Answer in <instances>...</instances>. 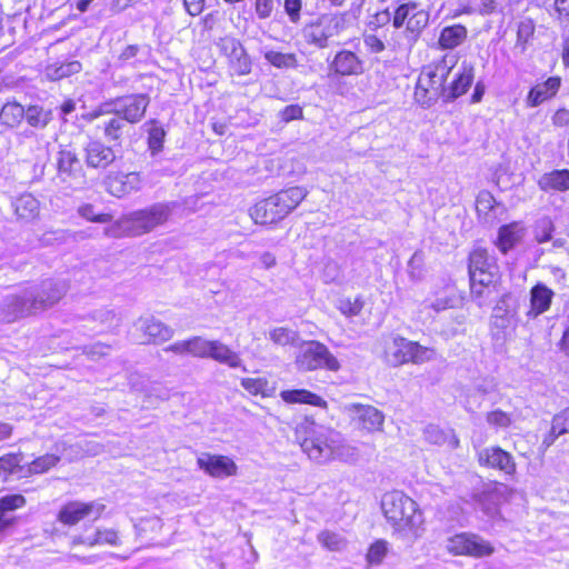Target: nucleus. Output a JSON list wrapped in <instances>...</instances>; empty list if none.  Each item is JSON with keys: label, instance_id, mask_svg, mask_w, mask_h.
Wrapping results in <instances>:
<instances>
[{"label": "nucleus", "instance_id": "f257e3e1", "mask_svg": "<svg viewBox=\"0 0 569 569\" xmlns=\"http://www.w3.org/2000/svg\"><path fill=\"white\" fill-rule=\"evenodd\" d=\"M308 193L303 186L284 187L256 200L249 207L248 214L253 224L276 229L306 200Z\"/></svg>", "mask_w": 569, "mask_h": 569}, {"label": "nucleus", "instance_id": "f03ea898", "mask_svg": "<svg viewBox=\"0 0 569 569\" xmlns=\"http://www.w3.org/2000/svg\"><path fill=\"white\" fill-rule=\"evenodd\" d=\"M382 513L395 533L418 539L425 531V517L416 500L403 491L393 490L385 495Z\"/></svg>", "mask_w": 569, "mask_h": 569}, {"label": "nucleus", "instance_id": "7ed1b4c3", "mask_svg": "<svg viewBox=\"0 0 569 569\" xmlns=\"http://www.w3.org/2000/svg\"><path fill=\"white\" fill-rule=\"evenodd\" d=\"M170 216L169 203L156 202L122 214L104 230V233L111 238L141 237L167 223Z\"/></svg>", "mask_w": 569, "mask_h": 569}, {"label": "nucleus", "instance_id": "20e7f679", "mask_svg": "<svg viewBox=\"0 0 569 569\" xmlns=\"http://www.w3.org/2000/svg\"><path fill=\"white\" fill-rule=\"evenodd\" d=\"M470 295L481 299L501 284L502 273L497 258L487 247L475 246L467 257Z\"/></svg>", "mask_w": 569, "mask_h": 569}, {"label": "nucleus", "instance_id": "39448f33", "mask_svg": "<svg viewBox=\"0 0 569 569\" xmlns=\"http://www.w3.org/2000/svg\"><path fill=\"white\" fill-rule=\"evenodd\" d=\"M451 68L445 60L433 61L423 66L417 79L413 97L422 107H430L439 99L445 101L447 80Z\"/></svg>", "mask_w": 569, "mask_h": 569}, {"label": "nucleus", "instance_id": "423d86ee", "mask_svg": "<svg viewBox=\"0 0 569 569\" xmlns=\"http://www.w3.org/2000/svg\"><path fill=\"white\" fill-rule=\"evenodd\" d=\"M392 27L402 30L413 43L421 37L429 23V12L417 1L398 2L392 10Z\"/></svg>", "mask_w": 569, "mask_h": 569}, {"label": "nucleus", "instance_id": "0eeeda50", "mask_svg": "<svg viewBox=\"0 0 569 569\" xmlns=\"http://www.w3.org/2000/svg\"><path fill=\"white\" fill-rule=\"evenodd\" d=\"M385 358L393 366L422 365L435 358L433 348L421 345L418 341L409 340L402 336H395L391 343L385 349Z\"/></svg>", "mask_w": 569, "mask_h": 569}, {"label": "nucleus", "instance_id": "6e6552de", "mask_svg": "<svg viewBox=\"0 0 569 569\" xmlns=\"http://www.w3.org/2000/svg\"><path fill=\"white\" fill-rule=\"evenodd\" d=\"M106 510V505L100 500H68L59 508L56 519L62 527L73 528L86 520L103 518Z\"/></svg>", "mask_w": 569, "mask_h": 569}, {"label": "nucleus", "instance_id": "1a4fd4ad", "mask_svg": "<svg viewBox=\"0 0 569 569\" xmlns=\"http://www.w3.org/2000/svg\"><path fill=\"white\" fill-rule=\"evenodd\" d=\"M296 365L301 371H316L326 369L338 371L339 360L330 352L328 347L320 341L310 340L296 358Z\"/></svg>", "mask_w": 569, "mask_h": 569}, {"label": "nucleus", "instance_id": "9d476101", "mask_svg": "<svg viewBox=\"0 0 569 569\" xmlns=\"http://www.w3.org/2000/svg\"><path fill=\"white\" fill-rule=\"evenodd\" d=\"M447 551L455 557L485 558L495 552V547L479 535L463 531L448 538Z\"/></svg>", "mask_w": 569, "mask_h": 569}, {"label": "nucleus", "instance_id": "9b49d317", "mask_svg": "<svg viewBox=\"0 0 569 569\" xmlns=\"http://www.w3.org/2000/svg\"><path fill=\"white\" fill-rule=\"evenodd\" d=\"M219 49L227 60L231 77H243L251 73L252 61L242 43L233 37H223L219 40Z\"/></svg>", "mask_w": 569, "mask_h": 569}, {"label": "nucleus", "instance_id": "f8f14e48", "mask_svg": "<svg viewBox=\"0 0 569 569\" xmlns=\"http://www.w3.org/2000/svg\"><path fill=\"white\" fill-rule=\"evenodd\" d=\"M476 459L479 467L483 469L495 470L510 478L517 473V462L513 456L498 445L477 451Z\"/></svg>", "mask_w": 569, "mask_h": 569}, {"label": "nucleus", "instance_id": "ddd939ff", "mask_svg": "<svg viewBox=\"0 0 569 569\" xmlns=\"http://www.w3.org/2000/svg\"><path fill=\"white\" fill-rule=\"evenodd\" d=\"M60 299L61 295L58 291L43 292L33 297L29 302L23 297L13 296L8 305L9 313L12 315L10 321L43 311L56 305Z\"/></svg>", "mask_w": 569, "mask_h": 569}, {"label": "nucleus", "instance_id": "4468645a", "mask_svg": "<svg viewBox=\"0 0 569 569\" xmlns=\"http://www.w3.org/2000/svg\"><path fill=\"white\" fill-rule=\"evenodd\" d=\"M57 176L62 182H83L86 172L74 149L61 146L57 156Z\"/></svg>", "mask_w": 569, "mask_h": 569}, {"label": "nucleus", "instance_id": "2eb2a0df", "mask_svg": "<svg viewBox=\"0 0 569 569\" xmlns=\"http://www.w3.org/2000/svg\"><path fill=\"white\" fill-rule=\"evenodd\" d=\"M142 176L137 171H110L103 180L106 191L116 198H123L132 192L139 191L142 187Z\"/></svg>", "mask_w": 569, "mask_h": 569}, {"label": "nucleus", "instance_id": "dca6fc26", "mask_svg": "<svg viewBox=\"0 0 569 569\" xmlns=\"http://www.w3.org/2000/svg\"><path fill=\"white\" fill-rule=\"evenodd\" d=\"M340 32V19L336 16L323 14L307 26L306 37L310 44L326 48L330 38Z\"/></svg>", "mask_w": 569, "mask_h": 569}, {"label": "nucleus", "instance_id": "f3484780", "mask_svg": "<svg viewBox=\"0 0 569 569\" xmlns=\"http://www.w3.org/2000/svg\"><path fill=\"white\" fill-rule=\"evenodd\" d=\"M349 411L353 413L351 422L360 431L370 433L382 430L385 416L373 406L353 403L349 407Z\"/></svg>", "mask_w": 569, "mask_h": 569}, {"label": "nucleus", "instance_id": "a211bd4d", "mask_svg": "<svg viewBox=\"0 0 569 569\" xmlns=\"http://www.w3.org/2000/svg\"><path fill=\"white\" fill-rule=\"evenodd\" d=\"M197 465L212 478H228L238 473L233 459L222 455L204 453L197 459Z\"/></svg>", "mask_w": 569, "mask_h": 569}, {"label": "nucleus", "instance_id": "6ab92c4d", "mask_svg": "<svg viewBox=\"0 0 569 569\" xmlns=\"http://www.w3.org/2000/svg\"><path fill=\"white\" fill-rule=\"evenodd\" d=\"M475 80V68L470 63L463 62L453 73L445 91V103L453 102L466 94Z\"/></svg>", "mask_w": 569, "mask_h": 569}, {"label": "nucleus", "instance_id": "aec40b11", "mask_svg": "<svg viewBox=\"0 0 569 569\" xmlns=\"http://www.w3.org/2000/svg\"><path fill=\"white\" fill-rule=\"evenodd\" d=\"M523 234L525 227L522 222L513 220L498 228L493 244L501 254H507L522 241Z\"/></svg>", "mask_w": 569, "mask_h": 569}, {"label": "nucleus", "instance_id": "412c9836", "mask_svg": "<svg viewBox=\"0 0 569 569\" xmlns=\"http://www.w3.org/2000/svg\"><path fill=\"white\" fill-rule=\"evenodd\" d=\"M562 84L560 76H551L541 82L533 84L526 97L527 107L535 108L553 99Z\"/></svg>", "mask_w": 569, "mask_h": 569}, {"label": "nucleus", "instance_id": "4be33fe9", "mask_svg": "<svg viewBox=\"0 0 569 569\" xmlns=\"http://www.w3.org/2000/svg\"><path fill=\"white\" fill-rule=\"evenodd\" d=\"M328 68L335 76H358L363 71V62L353 51L343 49L335 54Z\"/></svg>", "mask_w": 569, "mask_h": 569}, {"label": "nucleus", "instance_id": "5701e85b", "mask_svg": "<svg viewBox=\"0 0 569 569\" xmlns=\"http://www.w3.org/2000/svg\"><path fill=\"white\" fill-rule=\"evenodd\" d=\"M70 545L72 547L84 546L88 548L98 546L118 547L121 545V536L114 528L99 527L90 536H74Z\"/></svg>", "mask_w": 569, "mask_h": 569}, {"label": "nucleus", "instance_id": "b1692460", "mask_svg": "<svg viewBox=\"0 0 569 569\" xmlns=\"http://www.w3.org/2000/svg\"><path fill=\"white\" fill-rule=\"evenodd\" d=\"M83 151L86 164L92 169H106L116 159L113 149L101 140L89 141Z\"/></svg>", "mask_w": 569, "mask_h": 569}, {"label": "nucleus", "instance_id": "393cba45", "mask_svg": "<svg viewBox=\"0 0 569 569\" xmlns=\"http://www.w3.org/2000/svg\"><path fill=\"white\" fill-rule=\"evenodd\" d=\"M555 292L542 282L535 283L529 292V308L526 312L528 319H536L547 312L552 305Z\"/></svg>", "mask_w": 569, "mask_h": 569}, {"label": "nucleus", "instance_id": "a878e982", "mask_svg": "<svg viewBox=\"0 0 569 569\" xmlns=\"http://www.w3.org/2000/svg\"><path fill=\"white\" fill-rule=\"evenodd\" d=\"M118 100L123 101V103L117 113L130 123L139 122L144 117L150 103V98L147 93L130 94Z\"/></svg>", "mask_w": 569, "mask_h": 569}, {"label": "nucleus", "instance_id": "bb28decb", "mask_svg": "<svg viewBox=\"0 0 569 569\" xmlns=\"http://www.w3.org/2000/svg\"><path fill=\"white\" fill-rule=\"evenodd\" d=\"M27 506V498L22 493H8L0 497V532L6 531L17 523V518L11 512Z\"/></svg>", "mask_w": 569, "mask_h": 569}, {"label": "nucleus", "instance_id": "cd10ccee", "mask_svg": "<svg viewBox=\"0 0 569 569\" xmlns=\"http://www.w3.org/2000/svg\"><path fill=\"white\" fill-rule=\"evenodd\" d=\"M140 332L143 345L162 343L172 336V330L169 327L154 319L144 320L140 326Z\"/></svg>", "mask_w": 569, "mask_h": 569}, {"label": "nucleus", "instance_id": "c85d7f7f", "mask_svg": "<svg viewBox=\"0 0 569 569\" xmlns=\"http://www.w3.org/2000/svg\"><path fill=\"white\" fill-rule=\"evenodd\" d=\"M280 398L288 405H309L322 409L328 408V402L319 395L308 389H287L280 391Z\"/></svg>", "mask_w": 569, "mask_h": 569}, {"label": "nucleus", "instance_id": "c756f323", "mask_svg": "<svg viewBox=\"0 0 569 569\" xmlns=\"http://www.w3.org/2000/svg\"><path fill=\"white\" fill-rule=\"evenodd\" d=\"M467 38V27L462 23H455L441 29L438 37V46L441 50H453L461 46Z\"/></svg>", "mask_w": 569, "mask_h": 569}, {"label": "nucleus", "instance_id": "7c9ffc66", "mask_svg": "<svg viewBox=\"0 0 569 569\" xmlns=\"http://www.w3.org/2000/svg\"><path fill=\"white\" fill-rule=\"evenodd\" d=\"M542 191L566 192L569 191V169H553L541 176L538 181Z\"/></svg>", "mask_w": 569, "mask_h": 569}, {"label": "nucleus", "instance_id": "2f4dec72", "mask_svg": "<svg viewBox=\"0 0 569 569\" xmlns=\"http://www.w3.org/2000/svg\"><path fill=\"white\" fill-rule=\"evenodd\" d=\"M208 358L230 368H238L241 366V358L239 353L219 340H210Z\"/></svg>", "mask_w": 569, "mask_h": 569}, {"label": "nucleus", "instance_id": "473e14b6", "mask_svg": "<svg viewBox=\"0 0 569 569\" xmlns=\"http://www.w3.org/2000/svg\"><path fill=\"white\" fill-rule=\"evenodd\" d=\"M14 212L21 219H34L39 214V202L31 193H23L14 201Z\"/></svg>", "mask_w": 569, "mask_h": 569}, {"label": "nucleus", "instance_id": "72a5a7b5", "mask_svg": "<svg viewBox=\"0 0 569 569\" xmlns=\"http://www.w3.org/2000/svg\"><path fill=\"white\" fill-rule=\"evenodd\" d=\"M60 461V457L54 453H44L34 458L30 463L24 468L26 476H34L46 473L52 468H54Z\"/></svg>", "mask_w": 569, "mask_h": 569}, {"label": "nucleus", "instance_id": "f704fd0d", "mask_svg": "<svg viewBox=\"0 0 569 569\" xmlns=\"http://www.w3.org/2000/svg\"><path fill=\"white\" fill-rule=\"evenodd\" d=\"M536 24L532 18H523L517 23L516 28V48L525 51L529 42L533 39Z\"/></svg>", "mask_w": 569, "mask_h": 569}, {"label": "nucleus", "instance_id": "c9c22d12", "mask_svg": "<svg viewBox=\"0 0 569 569\" xmlns=\"http://www.w3.org/2000/svg\"><path fill=\"white\" fill-rule=\"evenodd\" d=\"M498 202L493 193L489 190H480L476 196L475 211L479 220H487L490 212H492Z\"/></svg>", "mask_w": 569, "mask_h": 569}, {"label": "nucleus", "instance_id": "e433bc0d", "mask_svg": "<svg viewBox=\"0 0 569 569\" xmlns=\"http://www.w3.org/2000/svg\"><path fill=\"white\" fill-rule=\"evenodd\" d=\"M240 385L252 397L268 398L271 396L269 381L264 377H246L240 380Z\"/></svg>", "mask_w": 569, "mask_h": 569}, {"label": "nucleus", "instance_id": "4c0bfd02", "mask_svg": "<svg viewBox=\"0 0 569 569\" xmlns=\"http://www.w3.org/2000/svg\"><path fill=\"white\" fill-rule=\"evenodd\" d=\"M21 452H8L0 456V478L7 479L9 476L24 470L21 465Z\"/></svg>", "mask_w": 569, "mask_h": 569}, {"label": "nucleus", "instance_id": "58836bf2", "mask_svg": "<svg viewBox=\"0 0 569 569\" xmlns=\"http://www.w3.org/2000/svg\"><path fill=\"white\" fill-rule=\"evenodd\" d=\"M389 553V543L385 539H377L369 545L366 552V562L368 567L380 566Z\"/></svg>", "mask_w": 569, "mask_h": 569}, {"label": "nucleus", "instance_id": "ea45409f", "mask_svg": "<svg viewBox=\"0 0 569 569\" xmlns=\"http://www.w3.org/2000/svg\"><path fill=\"white\" fill-rule=\"evenodd\" d=\"M264 59L278 69L297 68L298 59L293 52H280L270 50L264 53Z\"/></svg>", "mask_w": 569, "mask_h": 569}, {"label": "nucleus", "instance_id": "a19ab883", "mask_svg": "<svg viewBox=\"0 0 569 569\" xmlns=\"http://www.w3.org/2000/svg\"><path fill=\"white\" fill-rule=\"evenodd\" d=\"M24 109L18 102L6 103L0 112L1 121L9 127L18 124L23 116Z\"/></svg>", "mask_w": 569, "mask_h": 569}, {"label": "nucleus", "instance_id": "79ce46f5", "mask_svg": "<svg viewBox=\"0 0 569 569\" xmlns=\"http://www.w3.org/2000/svg\"><path fill=\"white\" fill-rule=\"evenodd\" d=\"M148 146L152 152H159L163 147L164 129L156 120L148 121Z\"/></svg>", "mask_w": 569, "mask_h": 569}, {"label": "nucleus", "instance_id": "37998d69", "mask_svg": "<svg viewBox=\"0 0 569 569\" xmlns=\"http://www.w3.org/2000/svg\"><path fill=\"white\" fill-rule=\"evenodd\" d=\"M78 213L81 218L93 223H109L112 221L113 216L108 212H97L92 203H83L78 208Z\"/></svg>", "mask_w": 569, "mask_h": 569}, {"label": "nucleus", "instance_id": "c03bdc74", "mask_svg": "<svg viewBox=\"0 0 569 569\" xmlns=\"http://www.w3.org/2000/svg\"><path fill=\"white\" fill-rule=\"evenodd\" d=\"M298 439L300 441L301 448L309 456L318 457L328 447L326 440L316 435H311V436L298 438Z\"/></svg>", "mask_w": 569, "mask_h": 569}, {"label": "nucleus", "instance_id": "a18cd8bd", "mask_svg": "<svg viewBox=\"0 0 569 569\" xmlns=\"http://www.w3.org/2000/svg\"><path fill=\"white\" fill-rule=\"evenodd\" d=\"M365 307L362 297H347L341 299L338 305V310L346 317L359 316Z\"/></svg>", "mask_w": 569, "mask_h": 569}, {"label": "nucleus", "instance_id": "49530a36", "mask_svg": "<svg viewBox=\"0 0 569 569\" xmlns=\"http://www.w3.org/2000/svg\"><path fill=\"white\" fill-rule=\"evenodd\" d=\"M50 111H44L39 106H29L27 109V122L34 128H43L50 121Z\"/></svg>", "mask_w": 569, "mask_h": 569}, {"label": "nucleus", "instance_id": "de8ad7c7", "mask_svg": "<svg viewBox=\"0 0 569 569\" xmlns=\"http://www.w3.org/2000/svg\"><path fill=\"white\" fill-rule=\"evenodd\" d=\"M270 340L280 347L293 346L296 333L287 327H277L269 332Z\"/></svg>", "mask_w": 569, "mask_h": 569}, {"label": "nucleus", "instance_id": "09e8293b", "mask_svg": "<svg viewBox=\"0 0 569 569\" xmlns=\"http://www.w3.org/2000/svg\"><path fill=\"white\" fill-rule=\"evenodd\" d=\"M486 420L495 429H506L512 425L511 415L501 409L487 412Z\"/></svg>", "mask_w": 569, "mask_h": 569}, {"label": "nucleus", "instance_id": "8fccbe9b", "mask_svg": "<svg viewBox=\"0 0 569 569\" xmlns=\"http://www.w3.org/2000/svg\"><path fill=\"white\" fill-rule=\"evenodd\" d=\"M124 119L121 116L109 119L103 127L104 136L111 141H118L122 138L123 129L126 127Z\"/></svg>", "mask_w": 569, "mask_h": 569}, {"label": "nucleus", "instance_id": "3c124183", "mask_svg": "<svg viewBox=\"0 0 569 569\" xmlns=\"http://www.w3.org/2000/svg\"><path fill=\"white\" fill-rule=\"evenodd\" d=\"M320 545L329 551H339L342 547L343 539L336 532L323 530L318 535Z\"/></svg>", "mask_w": 569, "mask_h": 569}, {"label": "nucleus", "instance_id": "603ef678", "mask_svg": "<svg viewBox=\"0 0 569 569\" xmlns=\"http://www.w3.org/2000/svg\"><path fill=\"white\" fill-rule=\"evenodd\" d=\"M392 11L389 8H385L371 16L368 26L371 30L377 31L389 23L392 24Z\"/></svg>", "mask_w": 569, "mask_h": 569}, {"label": "nucleus", "instance_id": "864d4df0", "mask_svg": "<svg viewBox=\"0 0 569 569\" xmlns=\"http://www.w3.org/2000/svg\"><path fill=\"white\" fill-rule=\"evenodd\" d=\"M209 343L210 340H204L199 336L188 339L189 355L197 358H208Z\"/></svg>", "mask_w": 569, "mask_h": 569}, {"label": "nucleus", "instance_id": "5fc2aeb1", "mask_svg": "<svg viewBox=\"0 0 569 569\" xmlns=\"http://www.w3.org/2000/svg\"><path fill=\"white\" fill-rule=\"evenodd\" d=\"M281 122L288 123L303 119V108L300 104H288L279 111Z\"/></svg>", "mask_w": 569, "mask_h": 569}, {"label": "nucleus", "instance_id": "6e6d98bb", "mask_svg": "<svg viewBox=\"0 0 569 569\" xmlns=\"http://www.w3.org/2000/svg\"><path fill=\"white\" fill-rule=\"evenodd\" d=\"M252 4L257 17L261 20L270 18L274 10V0H252Z\"/></svg>", "mask_w": 569, "mask_h": 569}, {"label": "nucleus", "instance_id": "4d7b16f0", "mask_svg": "<svg viewBox=\"0 0 569 569\" xmlns=\"http://www.w3.org/2000/svg\"><path fill=\"white\" fill-rule=\"evenodd\" d=\"M551 124L556 129H566L569 127V109L566 107L557 108L551 114Z\"/></svg>", "mask_w": 569, "mask_h": 569}, {"label": "nucleus", "instance_id": "13d9d810", "mask_svg": "<svg viewBox=\"0 0 569 569\" xmlns=\"http://www.w3.org/2000/svg\"><path fill=\"white\" fill-rule=\"evenodd\" d=\"M283 7L291 22L296 23L300 20V11L302 8L301 0H284Z\"/></svg>", "mask_w": 569, "mask_h": 569}, {"label": "nucleus", "instance_id": "bf43d9fd", "mask_svg": "<svg viewBox=\"0 0 569 569\" xmlns=\"http://www.w3.org/2000/svg\"><path fill=\"white\" fill-rule=\"evenodd\" d=\"M363 42L366 48L372 53H380L386 48L383 41L376 34H366Z\"/></svg>", "mask_w": 569, "mask_h": 569}, {"label": "nucleus", "instance_id": "052dcab7", "mask_svg": "<svg viewBox=\"0 0 569 569\" xmlns=\"http://www.w3.org/2000/svg\"><path fill=\"white\" fill-rule=\"evenodd\" d=\"M552 421L557 425V428L560 432L568 433L569 432V408L557 413Z\"/></svg>", "mask_w": 569, "mask_h": 569}, {"label": "nucleus", "instance_id": "680f3d73", "mask_svg": "<svg viewBox=\"0 0 569 569\" xmlns=\"http://www.w3.org/2000/svg\"><path fill=\"white\" fill-rule=\"evenodd\" d=\"M553 9L559 21H569V0H555Z\"/></svg>", "mask_w": 569, "mask_h": 569}, {"label": "nucleus", "instance_id": "e2e57ef3", "mask_svg": "<svg viewBox=\"0 0 569 569\" xmlns=\"http://www.w3.org/2000/svg\"><path fill=\"white\" fill-rule=\"evenodd\" d=\"M553 226L548 222L540 230L536 231L535 239L538 243H546L552 239Z\"/></svg>", "mask_w": 569, "mask_h": 569}, {"label": "nucleus", "instance_id": "0e129e2a", "mask_svg": "<svg viewBox=\"0 0 569 569\" xmlns=\"http://www.w3.org/2000/svg\"><path fill=\"white\" fill-rule=\"evenodd\" d=\"M561 435H563V433L559 431V429L557 428V425L552 421L549 432L543 437L542 446L545 448H549L551 445H553L556 439Z\"/></svg>", "mask_w": 569, "mask_h": 569}, {"label": "nucleus", "instance_id": "69168bd1", "mask_svg": "<svg viewBox=\"0 0 569 569\" xmlns=\"http://www.w3.org/2000/svg\"><path fill=\"white\" fill-rule=\"evenodd\" d=\"M558 347L560 351L569 359V325L562 331Z\"/></svg>", "mask_w": 569, "mask_h": 569}, {"label": "nucleus", "instance_id": "338daca9", "mask_svg": "<svg viewBox=\"0 0 569 569\" xmlns=\"http://www.w3.org/2000/svg\"><path fill=\"white\" fill-rule=\"evenodd\" d=\"M259 263L263 269H271L277 264V259L271 252H263L259 257Z\"/></svg>", "mask_w": 569, "mask_h": 569}, {"label": "nucleus", "instance_id": "774afa93", "mask_svg": "<svg viewBox=\"0 0 569 569\" xmlns=\"http://www.w3.org/2000/svg\"><path fill=\"white\" fill-rule=\"evenodd\" d=\"M166 350L171 351L177 355L189 353L188 339L182 340V341H177V342L170 345Z\"/></svg>", "mask_w": 569, "mask_h": 569}]
</instances>
